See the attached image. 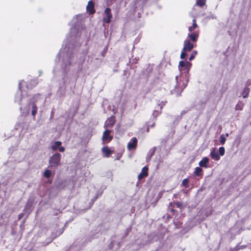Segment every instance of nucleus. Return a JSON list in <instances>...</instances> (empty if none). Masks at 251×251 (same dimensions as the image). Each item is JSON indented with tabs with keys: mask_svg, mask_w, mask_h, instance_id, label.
Returning a JSON list of instances; mask_svg holds the SVG:
<instances>
[{
	"mask_svg": "<svg viewBox=\"0 0 251 251\" xmlns=\"http://www.w3.org/2000/svg\"><path fill=\"white\" fill-rule=\"evenodd\" d=\"M188 111H186V110H182L181 113H180V115H181V116H182L183 115L186 114L187 112Z\"/></svg>",
	"mask_w": 251,
	"mask_h": 251,
	"instance_id": "nucleus-37",
	"label": "nucleus"
},
{
	"mask_svg": "<svg viewBox=\"0 0 251 251\" xmlns=\"http://www.w3.org/2000/svg\"><path fill=\"white\" fill-rule=\"evenodd\" d=\"M24 216L23 213H21L18 215V219L20 220Z\"/></svg>",
	"mask_w": 251,
	"mask_h": 251,
	"instance_id": "nucleus-38",
	"label": "nucleus"
},
{
	"mask_svg": "<svg viewBox=\"0 0 251 251\" xmlns=\"http://www.w3.org/2000/svg\"><path fill=\"white\" fill-rule=\"evenodd\" d=\"M188 182H189L188 179L187 178H185L182 180L181 185L185 187H187Z\"/></svg>",
	"mask_w": 251,
	"mask_h": 251,
	"instance_id": "nucleus-29",
	"label": "nucleus"
},
{
	"mask_svg": "<svg viewBox=\"0 0 251 251\" xmlns=\"http://www.w3.org/2000/svg\"><path fill=\"white\" fill-rule=\"evenodd\" d=\"M177 207H180L181 206V204L178 202V203H177Z\"/></svg>",
	"mask_w": 251,
	"mask_h": 251,
	"instance_id": "nucleus-41",
	"label": "nucleus"
},
{
	"mask_svg": "<svg viewBox=\"0 0 251 251\" xmlns=\"http://www.w3.org/2000/svg\"><path fill=\"white\" fill-rule=\"evenodd\" d=\"M199 37V32L194 31L193 32H190L188 34V37L190 38L191 40L193 42H196Z\"/></svg>",
	"mask_w": 251,
	"mask_h": 251,
	"instance_id": "nucleus-12",
	"label": "nucleus"
},
{
	"mask_svg": "<svg viewBox=\"0 0 251 251\" xmlns=\"http://www.w3.org/2000/svg\"><path fill=\"white\" fill-rule=\"evenodd\" d=\"M62 143L60 141H55L51 146V149L55 151L58 150L59 147L61 145Z\"/></svg>",
	"mask_w": 251,
	"mask_h": 251,
	"instance_id": "nucleus-17",
	"label": "nucleus"
},
{
	"mask_svg": "<svg viewBox=\"0 0 251 251\" xmlns=\"http://www.w3.org/2000/svg\"><path fill=\"white\" fill-rule=\"evenodd\" d=\"M156 109L152 113V116L154 117H156L161 113V110L159 109H158L157 107H156Z\"/></svg>",
	"mask_w": 251,
	"mask_h": 251,
	"instance_id": "nucleus-25",
	"label": "nucleus"
},
{
	"mask_svg": "<svg viewBox=\"0 0 251 251\" xmlns=\"http://www.w3.org/2000/svg\"><path fill=\"white\" fill-rule=\"evenodd\" d=\"M61 155L59 153L53 154L49 159L50 166L56 167L60 164Z\"/></svg>",
	"mask_w": 251,
	"mask_h": 251,
	"instance_id": "nucleus-5",
	"label": "nucleus"
},
{
	"mask_svg": "<svg viewBox=\"0 0 251 251\" xmlns=\"http://www.w3.org/2000/svg\"><path fill=\"white\" fill-rule=\"evenodd\" d=\"M104 14L106 17L103 18V21L106 23H109L111 22V18H112L110 9L109 8H106L104 10Z\"/></svg>",
	"mask_w": 251,
	"mask_h": 251,
	"instance_id": "nucleus-10",
	"label": "nucleus"
},
{
	"mask_svg": "<svg viewBox=\"0 0 251 251\" xmlns=\"http://www.w3.org/2000/svg\"><path fill=\"white\" fill-rule=\"evenodd\" d=\"M58 150L60 152H64L65 151V148L61 146L59 147Z\"/></svg>",
	"mask_w": 251,
	"mask_h": 251,
	"instance_id": "nucleus-36",
	"label": "nucleus"
},
{
	"mask_svg": "<svg viewBox=\"0 0 251 251\" xmlns=\"http://www.w3.org/2000/svg\"><path fill=\"white\" fill-rule=\"evenodd\" d=\"M250 92V89L248 87H245L242 93L243 97L244 98H247L249 96V94Z\"/></svg>",
	"mask_w": 251,
	"mask_h": 251,
	"instance_id": "nucleus-21",
	"label": "nucleus"
},
{
	"mask_svg": "<svg viewBox=\"0 0 251 251\" xmlns=\"http://www.w3.org/2000/svg\"><path fill=\"white\" fill-rule=\"evenodd\" d=\"M197 54V51L196 50H194L192 52V53H191V55H190V56L189 57V60L190 61L192 60L195 58V56Z\"/></svg>",
	"mask_w": 251,
	"mask_h": 251,
	"instance_id": "nucleus-28",
	"label": "nucleus"
},
{
	"mask_svg": "<svg viewBox=\"0 0 251 251\" xmlns=\"http://www.w3.org/2000/svg\"><path fill=\"white\" fill-rule=\"evenodd\" d=\"M55 72H56V70H55V69L54 70H53V73H55Z\"/></svg>",
	"mask_w": 251,
	"mask_h": 251,
	"instance_id": "nucleus-44",
	"label": "nucleus"
},
{
	"mask_svg": "<svg viewBox=\"0 0 251 251\" xmlns=\"http://www.w3.org/2000/svg\"><path fill=\"white\" fill-rule=\"evenodd\" d=\"M111 130L106 129L103 133L102 140L104 142H109L112 140L113 137L110 135Z\"/></svg>",
	"mask_w": 251,
	"mask_h": 251,
	"instance_id": "nucleus-9",
	"label": "nucleus"
},
{
	"mask_svg": "<svg viewBox=\"0 0 251 251\" xmlns=\"http://www.w3.org/2000/svg\"><path fill=\"white\" fill-rule=\"evenodd\" d=\"M115 123L114 117L111 116L108 118L105 121L104 125V127L105 128H111Z\"/></svg>",
	"mask_w": 251,
	"mask_h": 251,
	"instance_id": "nucleus-7",
	"label": "nucleus"
},
{
	"mask_svg": "<svg viewBox=\"0 0 251 251\" xmlns=\"http://www.w3.org/2000/svg\"><path fill=\"white\" fill-rule=\"evenodd\" d=\"M166 104V101H162L160 104H159L157 106V108L161 110L163 106Z\"/></svg>",
	"mask_w": 251,
	"mask_h": 251,
	"instance_id": "nucleus-34",
	"label": "nucleus"
},
{
	"mask_svg": "<svg viewBox=\"0 0 251 251\" xmlns=\"http://www.w3.org/2000/svg\"><path fill=\"white\" fill-rule=\"evenodd\" d=\"M137 144V139L135 137L132 138L127 144V149L129 150L135 149Z\"/></svg>",
	"mask_w": 251,
	"mask_h": 251,
	"instance_id": "nucleus-11",
	"label": "nucleus"
},
{
	"mask_svg": "<svg viewBox=\"0 0 251 251\" xmlns=\"http://www.w3.org/2000/svg\"><path fill=\"white\" fill-rule=\"evenodd\" d=\"M94 2L92 0H90L88 3V5L86 7L87 10L89 11V12L90 14H93L95 12L94 10Z\"/></svg>",
	"mask_w": 251,
	"mask_h": 251,
	"instance_id": "nucleus-14",
	"label": "nucleus"
},
{
	"mask_svg": "<svg viewBox=\"0 0 251 251\" xmlns=\"http://www.w3.org/2000/svg\"><path fill=\"white\" fill-rule=\"evenodd\" d=\"M189 74L185 75L184 77L182 76H176V84L174 89L171 90L172 94L179 96L183 90L186 87L189 80Z\"/></svg>",
	"mask_w": 251,
	"mask_h": 251,
	"instance_id": "nucleus-2",
	"label": "nucleus"
},
{
	"mask_svg": "<svg viewBox=\"0 0 251 251\" xmlns=\"http://www.w3.org/2000/svg\"><path fill=\"white\" fill-rule=\"evenodd\" d=\"M226 140V138L225 137L224 134L221 135L220 137V142L221 144L224 145L225 143Z\"/></svg>",
	"mask_w": 251,
	"mask_h": 251,
	"instance_id": "nucleus-26",
	"label": "nucleus"
},
{
	"mask_svg": "<svg viewBox=\"0 0 251 251\" xmlns=\"http://www.w3.org/2000/svg\"><path fill=\"white\" fill-rule=\"evenodd\" d=\"M102 151L105 153V156L106 157L109 156L110 154L113 152V151H111L109 148L107 147H104L102 149Z\"/></svg>",
	"mask_w": 251,
	"mask_h": 251,
	"instance_id": "nucleus-18",
	"label": "nucleus"
},
{
	"mask_svg": "<svg viewBox=\"0 0 251 251\" xmlns=\"http://www.w3.org/2000/svg\"><path fill=\"white\" fill-rule=\"evenodd\" d=\"M85 58H84V57H83L82 59H81L79 61V62H78L79 63H82L84 61Z\"/></svg>",
	"mask_w": 251,
	"mask_h": 251,
	"instance_id": "nucleus-39",
	"label": "nucleus"
},
{
	"mask_svg": "<svg viewBox=\"0 0 251 251\" xmlns=\"http://www.w3.org/2000/svg\"><path fill=\"white\" fill-rule=\"evenodd\" d=\"M191 63L189 61H180L179 63L178 68L180 72L184 71L185 75L189 74V71L191 67Z\"/></svg>",
	"mask_w": 251,
	"mask_h": 251,
	"instance_id": "nucleus-6",
	"label": "nucleus"
},
{
	"mask_svg": "<svg viewBox=\"0 0 251 251\" xmlns=\"http://www.w3.org/2000/svg\"><path fill=\"white\" fill-rule=\"evenodd\" d=\"M147 0H137L136 1V4L138 5H139L140 4L143 5L146 3V2Z\"/></svg>",
	"mask_w": 251,
	"mask_h": 251,
	"instance_id": "nucleus-31",
	"label": "nucleus"
},
{
	"mask_svg": "<svg viewBox=\"0 0 251 251\" xmlns=\"http://www.w3.org/2000/svg\"><path fill=\"white\" fill-rule=\"evenodd\" d=\"M244 105V103L242 101H239L235 106V109L236 110H242Z\"/></svg>",
	"mask_w": 251,
	"mask_h": 251,
	"instance_id": "nucleus-22",
	"label": "nucleus"
},
{
	"mask_svg": "<svg viewBox=\"0 0 251 251\" xmlns=\"http://www.w3.org/2000/svg\"><path fill=\"white\" fill-rule=\"evenodd\" d=\"M202 169L200 167H197L194 171V174L196 176H201Z\"/></svg>",
	"mask_w": 251,
	"mask_h": 251,
	"instance_id": "nucleus-24",
	"label": "nucleus"
},
{
	"mask_svg": "<svg viewBox=\"0 0 251 251\" xmlns=\"http://www.w3.org/2000/svg\"><path fill=\"white\" fill-rule=\"evenodd\" d=\"M26 105L25 106H21L20 107V110L26 114L29 113L30 112L31 113V115L33 117H34L37 113V107L35 103V101H32L30 102H26Z\"/></svg>",
	"mask_w": 251,
	"mask_h": 251,
	"instance_id": "nucleus-4",
	"label": "nucleus"
},
{
	"mask_svg": "<svg viewBox=\"0 0 251 251\" xmlns=\"http://www.w3.org/2000/svg\"><path fill=\"white\" fill-rule=\"evenodd\" d=\"M154 125H155V124H154V123H153L152 124H151V125L150 126H151V127H154Z\"/></svg>",
	"mask_w": 251,
	"mask_h": 251,
	"instance_id": "nucleus-42",
	"label": "nucleus"
},
{
	"mask_svg": "<svg viewBox=\"0 0 251 251\" xmlns=\"http://www.w3.org/2000/svg\"><path fill=\"white\" fill-rule=\"evenodd\" d=\"M71 38L70 40L67 39L69 43L61 49L58 55L63 57L62 81V85L65 86L73 82L76 79V75L73 71V67L76 61L75 52L76 48L79 46V43L75 45V40H78L75 36L72 35Z\"/></svg>",
	"mask_w": 251,
	"mask_h": 251,
	"instance_id": "nucleus-1",
	"label": "nucleus"
},
{
	"mask_svg": "<svg viewBox=\"0 0 251 251\" xmlns=\"http://www.w3.org/2000/svg\"><path fill=\"white\" fill-rule=\"evenodd\" d=\"M194 48V45L192 43L190 42L189 39H186L184 41V45L183 49L184 50H186L187 51H191Z\"/></svg>",
	"mask_w": 251,
	"mask_h": 251,
	"instance_id": "nucleus-8",
	"label": "nucleus"
},
{
	"mask_svg": "<svg viewBox=\"0 0 251 251\" xmlns=\"http://www.w3.org/2000/svg\"><path fill=\"white\" fill-rule=\"evenodd\" d=\"M148 168L147 167H144L142 168L141 173L138 176L139 179H141L145 176H148Z\"/></svg>",
	"mask_w": 251,
	"mask_h": 251,
	"instance_id": "nucleus-13",
	"label": "nucleus"
},
{
	"mask_svg": "<svg viewBox=\"0 0 251 251\" xmlns=\"http://www.w3.org/2000/svg\"><path fill=\"white\" fill-rule=\"evenodd\" d=\"M211 158L215 160H219L220 159V157L217 152H216L213 149L210 154Z\"/></svg>",
	"mask_w": 251,
	"mask_h": 251,
	"instance_id": "nucleus-16",
	"label": "nucleus"
},
{
	"mask_svg": "<svg viewBox=\"0 0 251 251\" xmlns=\"http://www.w3.org/2000/svg\"><path fill=\"white\" fill-rule=\"evenodd\" d=\"M206 0H196L195 5L201 7L205 5Z\"/></svg>",
	"mask_w": 251,
	"mask_h": 251,
	"instance_id": "nucleus-23",
	"label": "nucleus"
},
{
	"mask_svg": "<svg viewBox=\"0 0 251 251\" xmlns=\"http://www.w3.org/2000/svg\"><path fill=\"white\" fill-rule=\"evenodd\" d=\"M1 224H2V223L0 222V225H1Z\"/></svg>",
	"mask_w": 251,
	"mask_h": 251,
	"instance_id": "nucleus-45",
	"label": "nucleus"
},
{
	"mask_svg": "<svg viewBox=\"0 0 251 251\" xmlns=\"http://www.w3.org/2000/svg\"><path fill=\"white\" fill-rule=\"evenodd\" d=\"M75 28H71V33H72L73 32H75Z\"/></svg>",
	"mask_w": 251,
	"mask_h": 251,
	"instance_id": "nucleus-40",
	"label": "nucleus"
},
{
	"mask_svg": "<svg viewBox=\"0 0 251 251\" xmlns=\"http://www.w3.org/2000/svg\"><path fill=\"white\" fill-rule=\"evenodd\" d=\"M198 27V25L196 24V20L195 18H194L193 20V24L191 26H190L188 27V30L189 32H192L194 31L196 28Z\"/></svg>",
	"mask_w": 251,
	"mask_h": 251,
	"instance_id": "nucleus-19",
	"label": "nucleus"
},
{
	"mask_svg": "<svg viewBox=\"0 0 251 251\" xmlns=\"http://www.w3.org/2000/svg\"><path fill=\"white\" fill-rule=\"evenodd\" d=\"M209 158L207 157H203L199 163L200 167L207 168V164L209 162Z\"/></svg>",
	"mask_w": 251,
	"mask_h": 251,
	"instance_id": "nucleus-15",
	"label": "nucleus"
},
{
	"mask_svg": "<svg viewBox=\"0 0 251 251\" xmlns=\"http://www.w3.org/2000/svg\"><path fill=\"white\" fill-rule=\"evenodd\" d=\"M226 137H228L229 136L228 133H226Z\"/></svg>",
	"mask_w": 251,
	"mask_h": 251,
	"instance_id": "nucleus-43",
	"label": "nucleus"
},
{
	"mask_svg": "<svg viewBox=\"0 0 251 251\" xmlns=\"http://www.w3.org/2000/svg\"><path fill=\"white\" fill-rule=\"evenodd\" d=\"M25 86H26V83L22 80L20 82L19 84V89L17 91L15 97V101L16 102H18L19 105L21 106H23L28 101L29 99L25 96V94H24V92L25 91L24 89Z\"/></svg>",
	"mask_w": 251,
	"mask_h": 251,
	"instance_id": "nucleus-3",
	"label": "nucleus"
},
{
	"mask_svg": "<svg viewBox=\"0 0 251 251\" xmlns=\"http://www.w3.org/2000/svg\"><path fill=\"white\" fill-rule=\"evenodd\" d=\"M246 247V246H241V248H239L238 246H236L235 248H233L232 251H238L240 249H243Z\"/></svg>",
	"mask_w": 251,
	"mask_h": 251,
	"instance_id": "nucleus-35",
	"label": "nucleus"
},
{
	"mask_svg": "<svg viewBox=\"0 0 251 251\" xmlns=\"http://www.w3.org/2000/svg\"><path fill=\"white\" fill-rule=\"evenodd\" d=\"M187 51L186 50H184L183 49H182V50L181 51V53L180 54V58L181 59H183L184 58L186 55H187V54H186V52Z\"/></svg>",
	"mask_w": 251,
	"mask_h": 251,
	"instance_id": "nucleus-33",
	"label": "nucleus"
},
{
	"mask_svg": "<svg viewBox=\"0 0 251 251\" xmlns=\"http://www.w3.org/2000/svg\"><path fill=\"white\" fill-rule=\"evenodd\" d=\"M219 151L220 155L223 156L225 154V150L223 147H221L219 148Z\"/></svg>",
	"mask_w": 251,
	"mask_h": 251,
	"instance_id": "nucleus-30",
	"label": "nucleus"
},
{
	"mask_svg": "<svg viewBox=\"0 0 251 251\" xmlns=\"http://www.w3.org/2000/svg\"><path fill=\"white\" fill-rule=\"evenodd\" d=\"M187 51L186 50H184L183 49H182V50L181 51V53L180 54V58L181 59H183L184 58L186 55H187V54H186V52Z\"/></svg>",
	"mask_w": 251,
	"mask_h": 251,
	"instance_id": "nucleus-32",
	"label": "nucleus"
},
{
	"mask_svg": "<svg viewBox=\"0 0 251 251\" xmlns=\"http://www.w3.org/2000/svg\"><path fill=\"white\" fill-rule=\"evenodd\" d=\"M51 172L49 170H46L44 173V176L46 178H49L50 176Z\"/></svg>",
	"mask_w": 251,
	"mask_h": 251,
	"instance_id": "nucleus-27",
	"label": "nucleus"
},
{
	"mask_svg": "<svg viewBox=\"0 0 251 251\" xmlns=\"http://www.w3.org/2000/svg\"><path fill=\"white\" fill-rule=\"evenodd\" d=\"M5 197V192L0 189V207L2 205L3 198Z\"/></svg>",
	"mask_w": 251,
	"mask_h": 251,
	"instance_id": "nucleus-20",
	"label": "nucleus"
}]
</instances>
